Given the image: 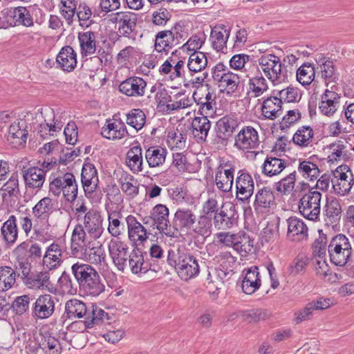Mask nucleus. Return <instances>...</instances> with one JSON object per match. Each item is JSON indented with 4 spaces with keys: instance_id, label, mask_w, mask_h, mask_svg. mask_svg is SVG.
<instances>
[{
    "instance_id": "nucleus-1",
    "label": "nucleus",
    "mask_w": 354,
    "mask_h": 354,
    "mask_svg": "<svg viewBox=\"0 0 354 354\" xmlns=\"http://www.w3.org/2000/svg\"><path fill=\"white\" fill-rule=\"evenodd\" d=\"M167 260L183 281H187L200 272L198 260L194 255L186 252L184 247L169 250Z\"/></svg>"
},
{
    "instance_id": "nucleus-59",
    "label": "nucleus",
    "mask_w": 354,
    "mask_h": 354,
    "mask_svg": "<svg viewBox=\"0 0 354 354\" xmlns=\"http://www.w3.org/2000/svg\"><path fill=\"white\" fill-rule=\"evenodd\" d=\"M239 235L240 237L236 240L234 250L239 253H244L245 255L252 252L254 241L243 231L239 232Z\"/></svg>"
},
{
    "instance_id": "nucleus-22",
    "label": "nucleus",
    "mask_w": 354,
    "mask_h": 354,
    "mask_svg": "<svg viewBox=\"0 0 354 354\" xmlns=\"http://www.w3.org/2000/svg\"><path fill=\"white\" fill-rule=\"evenodd\" d=\"M340 95L335 91L326 89L321 95L319 110L323 115L330 117L337 111L339 105Z\"/></svg>"
},
{
    "instance_id": "nucleus-53",
    "label": "nucleus",
    "mask_w": 354,
    "mask_h": 354,
    "mask_svg": "<svg viewBox=\"0 0 354 354\" xmlns=\"http://www.w3.org/2000/svg\"><path fill=\"white\" fill-rule=\"evenodd\" d=\"M122 217L119 212H113L109 214L108 232L113 237H119L124 231V225L120 221Z\"/></svg>"
},
{
    "instance_id": "nucleus-52",
    "label": "nucleus",
    "mask_w": 354,
    "mask_h": 354,
    "mask_svg": "<svg viewBox=\"0 0 354 354\" xmlns=\"http://www.w3.org/2000/svg\"><path fill=\"white\" fill-rule=\"evenodd\" d=\"M325 209V215L327 220L331 224L337 223L342 214V206L340 202L337 198H332L327 201Z\"/></svg>"
},
{
    "instance_id": "nucleus-15",
    "label": "nucleus",
    "mask_w": 354,
    "mask_h": 354,
    "mask_svg": "<svg viewBox=\"0 0 354 354\" xmlns=\"http://www.w3.org/2000/svg\"><path fill=\"white\" fill-rule=\"evenodd\" d=\"M128 263L131 271L136 274H145L149 270L157 272L160 269L158 264L145 261L142 252L138 247H134L129 254Z\"/></svg>"
},
{
    "instance_id": "nucleus-39",
    "label": "nucleus",
    "mask_w": 354,
    "mask_h": 354,
    "mask_svg": "<svg viewBox=\"0 0 354 354\" xmlns=\"http://www.w3.org/2000/svg\"><path fill=\"white\" fill-rule=\"evenodd\" d=\"M1 234L7 245H12L15 243L18 238V228L15 216H10L8 219L3 223L1 228Z\"/></svg>"
},
{
    "instance_id": "nucleus-43",
    "label": "nucleus",
    "mask_w": 354,
    "mask_h": 354,
    "mask_svg": "<svg viewBox=\"0 0 354 354\" xmlns=\"http://www.w3.org/2000/svg\"><path fill=\"white\" fill-rule=\"evenodd\" d=\"M53 201L49 197L41 198L32 208V214L39 221L48 220L53 212Z\"/></svg>"
},
{
    "instance_id": "nucleus-46",
    "label": "nucleus",
    "mask_w": 354,
    "mask_h": 354,
    "mask_svg": "<svg viewBox=\"0 0 354 354\" xmlns=\"http://www.w3.org/2000/svg\"><path fill=\"white\" fill-rule=\"evenodd\" d=\"M286 167L283 160L275 157H268L263 164L262 172L266 176H272L280 174Z\"/></svg>"
},
{
    "instance_id": "nucleus-40",
    "label": "nucleus",
    "mask_w": 354,
    "mask_h": 354,
    "mask_svg": "<svg viewBox=\"0 0 354 354\" xmlns=\"http://www.w3.org/2000/svg\"><path fill=\"white\" fill-rule=\"evenodd\" d=\"M81 53L83 56L93 55L96 50V37L92 31L78 33Z\"/></svg>"
},
{
    "instance_id": "nucleus-48",
    "label": "nucleus",
    "mask_w": 354,
    "mask_h": 354,
    "mask_svg": "<svg viewBox=\"0 0 354 354\" xmlns=\"http://www.w3.org/2000/svg\"><path fill=\"white\" fill-rule=\"evenodd\" d=\"M87 261L91 264L101 265L106 259V253L102 245L91 248L89 245L82 250Z\"/></svg>"
},
{
    "instance_id": "nucleus-31",
    "label": "nucleus",
    "mask_w": 354,
    "mask_h": 354,
    "mask_svg": "<svg viewBox=\"0 0 354 354\" xmlns=\"http://www.w3.org/2000/svg\"><path fill=\"white\" fill-rule=\"evenodd\" d=\"M192 131L194 138L198 141H206L208 133L211 129V122L207 115L195 117L192 122Z\"/></svg>"
},
{
    "instance_id": "nucleus-50",
    "label": "nucleus",
    "mask_w": 354,
    "mask_h": 354,
    "mask_svg": "<svg viewBox=\"0 0 354 354\" xmlns=\"http://www.w3.org/2000/svg\"><path fill=\"white\" fill-rule=\"evenodd\" d=\"M16 281V272L9 266L0 267V291L10 289Z\"/></svg>"
},
{
    "instance_id": "nucleus-64",
    "label": "nucleus",
    "mask_w": 354,
    "mask_h": 354,
    "mask_svg": "<svg viewBox=\"0 0 354 354\" xmlns=\"http://www.w3.org/2000/svg\"><path fill=\"white\" fill-rule=\"evenodd\" d=\"M211 221L206 216H199L197 223L193 225L192 229L198 235L206 237L211 234Z\"/></svg>"
},
{
    "instance_id": "nucleus-34",
    "label": "nucleus",
    "mask_w": 354,
    "mask_h": 354,
    "mask_svg": "<svg viewBox=\"0 0 354 354\" xmlns=\"http://www.w3.org/2000/svg\"><path fill=\"white\" fill-rule=\"evenodd\" d=\"M230 35V29L221 24L216 26L211 32L210 40L214 49L221 51L226 48V44Z\"/></svg>"
},
{
    "instance_id": "nucleus-16",
    "label": "nucleus",
    "mask_w": 354,
    "mask_h": 354,
    "mask_svg": "<svg viewBox=\"0 0 354 354\" xmlns=\"http://www.w3.org/2000/svg\"><path fill=\"white\" fill-rule=\"evenodd\" d=\"M153 218V225H156L158 230L165 235L174 237L169 220V210L166 205L158 204L151 211Z\"/></svg>"
},
{
    "instance_id": "nucleus-12",
    "label": "nucleus",
    "mask_w": 354,
    "mask_h": 354,
    "mask_svg": "<svg viewBox=\"0 0 354 354\" xmlns=\"http://www.w3.org/2000/svg\"><path fill=\"white\" fill-rule=\"evenodd\" d=\"M55 300L49 294L39 295L32 306V316L36 319L49 318L55 310Z\"/></svg>"
},
{
    "instance_id": "nucleus-54",
    "label": "nucleus",
    "mask_w": 354,
    "mask_h": 354,
    "mask_svg": "<svg viewBox=\"0 0 354 354\" xmlns=\"http://www.w3.org/2000/svg\"><path fill=\"white\" fill-rule=\"evenodd\" d=\"M315 76V67L313 64L304 63L297 71V80L302 85H310Z\"/></svg>"
},
{
    "instance_id": "nucleus-32",
    "label": "nucleus",
    "mask_w": 354,
    "mask_h": 354,
    "mask_svg": "<svg viewBox=\"0 0 354 354\" xmlns=\"http://www.w3.org/2000/svg\"><path fill=\"white\" fill-rule=\"evenodd\" d=\"M62 251L59 245L53 243L46 247L43 257V265L49 270H53L62 263Z\"/></svg>"
},
{
    "instance_id": "nucleus-7",
    "label": "nucleus",
    "mask_w": 354,
    "mask_h": 354,
    "mask_svg": "<svg viewBox=\"0 0 354 354\" xmlns=\"http://www.w3.org/2000/svg\"><path fill=\"white\" fill-rule=\"evenodd\" d=\"M57 345L59 342L57 339L39 333L28 339L26 348L28 353L33 354L37 353L39 349L46 354H60L59 350L57 348Z\"/></svg>"
},
{
    "instance_id": "nucleus-30",
    "label": "nucleus",
    "mask_w": 354,
    "mask_h": 354,
    "mask_svg": "<svg viewBox=\"0 0 354 354\" xmlns=\"http://www.w3.org/2000/svg\"><path fill=\"white\" fill-rule=\"evenodd\" d=\"M282 100L277 96L269 97L263 100L261 112L265 119L273 120L283 113Z\"/></svg>"
},
{
    "instance_id": "nucleus-42",
    "label": "nucleus",
    "mask_w": 354,
    "mask_h": 354,
    "mask_svg": "<svg viewBox=\"0 0 354 354\" xmlns=\"http://www.w3.org/2000/svg\"><path fill=\"white\" fill-rule=\"evenodd\" d=\"M234 223V213L225 211L224 205H222L219 212L214 216V227L220 230H227L231 228Z\"/></svg>"
},
{
    "instance_id": "nucleus-6",
    "label": "nucleus",
    "mask_w": 354,
    "mask_h": 354,
    "mask_svg": "<svg viewBox=\"0 0 354 354\" xmlns=\"http://www.w3.org/2000/svg\"><path fill=\"white\" fill-rule=\"evenodd\" d=\"M332 175L334 192L340 196L348 194L354 184V175L351 168L346 165H342L332 171Z\"/></svg>"
},
{
    "instance_id": "nucleus-62",
    "label": "nucleus",
    "mask_w": 354,
    "mask_h": 354,
    "mask_svg": "<svg viewBox=\"0 0 354 354\" xmlns=\"http://www.w3.org/2000/svg\"><path fill=\"white\" fill-rule=\"evenodd\" d=\"M249 86L250 89L254 93L255 97L261 95L268 88L267 81L261 73L250 78Z\"/></svg>"
},
{
    "instance_id": "nucleus-21",
    "label": "nucleus",
    "mask_w": 354,
    "mask_h": 354,
    "mask_svg": "<svg viewBox=\"0 0 354 354\" xmlns=\"http://www.w3.org/2000/svg\"><path fill=\"white\" fill-rule=\"evenodd\" d=\"M288 226L287 236L295 241H307L308 227L305 222L296 216H291L286 220Z\"/></svg>"
},
{
    "instance_id": "nucleus-58",
    "label": "nucleus",
    "mask_w": 354,
    "mask_h": 354,
    "mask_svg": "<svg viewBox=\"0 0 354 354\" xmlns=\"http://www.w3.org/2000/svg\"><path fill=\"white\" fill-rule=\"evenodd\" d=\"M239 83V76L230 71L227 75L223 77L222 82H220L218 86L223 87L226 91V93L229 94L234 93L238 89Z\"/></svg>"
},
{
    "instance_id": "nucleus-23",
    "label": "nucleus",
    "mask_w": 354,
    "mask_h": 354,
    "mask_svg": "<svg viewBox=\"0 0 354 354\" xmlns=\"http://www.w3.org/2000/svg\"><path fill=\"white\" fill-rule=\"evenodd\" d=\"M147 82L139 77H131L122 82L119 91L129 97H140L145 94Z\"/></svg>"
},
{
    "instance_id": "nucleus-3",
    "label": "nucleus",
    "mask_w": 354,
    "mask_h": 354,
    "mask_svg": "<svg viewBox=\"0 0 354 354\" xmlns=\"http://www.w3.org/2000/svg\"><path fill=\"white\" fill-rule=\"evenodd\" d=\"M259 70L274 84L285 82L291 75L286 66H283L281 59L274 54H264L258 59Z\"/></svg>"
},
{
    "instance_id": "nucleus-10",
    "label": "nucleus",
    "mask_w": 354,
    "mask_h": 354,
    "mask_svg": "<svg viewBox=\"0 0 354 354\" xmlns=\"http://www.w3.org/2000/svg\"><path fill=\"white\" fill-rule=\"evenodd\" d=\"M80 221L82 222V226L91 239L96 240L102 235L104 232L103 218L97 210L90 209Z\"/></svg>"
},
{
    "instance_id": "nucleus-20",
    "label": "nucleus",
    "mask_w": 354,
    "mask_h": 354,
    "mask_svg": "<svg viewBox=\"0 0 354 354\" xmlns=\"http://www.w3.org/2000/svg\"><path fill=\"white\" fill-rule=\"evenodd\" d=\"M276 205L275 196L272 190L269 187H263L258 190L255 195L253 204L257 213H265Z\"/></svg>"
},
{
    "instance_id": "nucleus-24",
    "label": "nucleus",
    "mask_w": 354,
    "mask_h": 354,
    "mask_svg": "<svg viewBox=\"0 0 354 354\" xmlns=\"http://www.w3.org/2000/svg\"><path fill=\"white\" fill-rule=\"evenodd\" d=\"M51 270H46L32 273L30 277H28L25 283L30 288L35 289H44L46 288L50 293L55 294L57 292V288L50 281V272Z\"/></svg>"
},
{
    "instance_id": "nucleus-60",
    "label": "nucleus",
    "mask_w": 354,
    "mask_h": 354,
    "mask_svg": "<svg viewBox=\"0 0 354 354\" xmlns=\"http://www.w3.org/2000/svg\"><path fill=\"white\" fill-rule=\"evenodd\" d=\"M319 236L315 239L313 244V254L315 257L320 259L326 258V251L328 250V240L326 234L319 231Z\"/></svg>"
},
{
    "instance_id": "nucleus-47",
    "label": "nucleus",
    "mask_w": 354,
    "mask_h": 354,
    "mask_svg": "<svg viewBox=\"0 0 354 354\" xmlns=\"http://www.w3.org/2000/svg\"><path fill=\"white\" fill-rule=\"evenodd\" d=\"M207 66V58L205 53L202 52H194L190 55L187 68L190 72L200 73L205 71Z\"/></svg>"
},
{
    "instance_id": "nucleus-57",
    "label": "nucleus",
    "mask_w": 354,
    "mask_h": 354,
    "mask_svg": "<svg viewBox=\"0 0 354 354\" xmlns=\"http://www.w3.org/2000/svg\"><path fill=\"white\" fill-rule=\"evenodd\" d=\"M298 171L304 178H310V180L317 179L320 173L317 165L308 160L299 163Z\"/></svg>"
},
{
    "instance_id": "nucleus-13",
    "label": "nucleus",
    "mask_w": 354,
    "mask_h": 354,
    "mask_svg": "<svg viewBox=\"0 0 354 354\" xmlns=\"http://www.w3.org/2000/svg\"><path fill=\"white\" fill-rule=\"evenodd\" d=\"M259 145L258 132L251 126L243 127L235 136L234 147L239 150L254 149Z\"/></svg>"
},
{
    "instance_id": "nucleus-56",
    "label": "nucleus",
    "mask_w": 354,
    "mask_h": 354,
    "mask_svg": "<svg viewBox=\"0 0 354 354\" xmlns=\"http://www.w3.org/2000/svg\"><path fill=\"white\" fill-rule=\"evenodd\" d=\"M146 122V115L143 111L139 109H132L127 115V123L136 130H140Z\"/></svg>"
},
{
    "instance_id": "nucleus-19",
    "label": "nucleus",
    "mask_w": 354,
    "mask_h": 354,
    "mask_svg": "<svg viewBox=\"0 0 354 354\" xmlns=\"http://www.w3.org/2000/svg\"><path fill=\"white\" fill-rule=\"evenodd\" d=\"M104 320H109V315L103 309L97 306L91 304L89 306V310L87 314L86 319L73 322L71 328L78 326L79 328L85 330L88 328H92L94 325H100Z\"/></svg>"
},
{
    "instance_id": "nucleus-9",
    "label": "nucleus",
    "mask_w": 354,
    "mask_h": 354,
    "mask_svg": "<svg viewBox=\"0 0 354 354\" xmlns=\"http://www.w3.org/2000/svg\"><path fill=\"white\" fill-rule=\"evenodd\" d=\"M234 171L235 166L230 161L223 162L216 167L214 181L220 191L228 192L232 189Z\"/></svg>"
},
{
    "instance_id": "nucleus-55",
    "label": "nucleus",
    "mask_w": 354,
    "mask_h": 354,
    "mask_svg": "<svg viewBox=\"0 0 354 354\" xmlns=\"http://www.w3.org/2000/svg\"><path fill=\"white\" fill-rule=\"evenodd\" d=\"M351 140V136L347 138H341L330 145V148L333 149V152L329 155L328 158L331 161H336L339 160L344 154V152L349 147H351V144L348 142Z\"/></svg>"
},
{
    "instance_id": "nucleus-27",
    "label": "nucleus",
    "mask_w": 354,
    "mask_h": 354,
    "mask_svg": "<svg viewBox=\"0 0 354 354\" xmlns=\"http://www.w3.org/2000/svg\"><path fill=\"white\" fill-rule=\"evenodd\" d=\"M91 239L82 223L76 225L71 236V248L73 254L82 252V250L91 244Z\"/></svg>"
},
{
    "instance_id": "nucleus-2",
    "label": "nucleus",
    "mask_w": 354,
    "mask_h": 354,
    "mask_svg": "<svg viewBox=\"0 0 354 354\" xmlns=\"http://www.w3.org/2000/svg\"><path fill=\"white\" fill-rule=\"evenodd\" d=\"M353 252L350 239L343 234L334 236L328 245L330 260L337 266H346L351 261Z\"/></svg>"
},
{
    "instance_id": "nucleus-8",
    "label": "nucleus",
    "mask_w": 354,
    "mask_h": 354,
    "mask_svg": "<svg viewBox=\"0 0 354 354\" xmlns=\"http://www.w3.org/2000/svg\"><path fill=\"white\" fill-rule=\"evenodd\" d=\"M240 122L234 115H226L216 123L214 131L217 143L225 145L239 126Z\"/></svg>"
},
{
    "instance_id": "nucleus-49",
    "label": "nucleus",
    "mask_w": 354,
    "mask_h": 354,
    "mask_svg": "<svg viewBox=\"0 0 354 354\" xmlns=\"http://www.w3.org/2000/svg\"><path fill=\"white\" fill-rule=\"evenodd\" d=\"M23 124L20 122H14L8 129V140L12 143L21 145L26 143L27 140L28 131L22 129Z\"/></svg>"
},
{
    "instance_id": "nucleus-26",
    "label": "nucleus",
    "mask_w": 354,
    "mask_h": 354,
    "mask_svg": "<svg viewBox=\"0 0 354 354\" xmlns=\"http://www.w3.org/2000/svg\"><path fill=\"white\" fill-rule=\"evenodd\" d=\"M23 178L26 187L40 189L46 180V172L38 167H31L23 170Z\"/></svg>"
},
{
    "instance_id": "nucleus-37",
    "label": "nucleus",
    "mask_w": 354,
    "mask_h": 354,
    "mask_svg": "<svg viewBox=\"0 0 354 354\" xmlns=\"http://www.w3.org/2000/svg\"><path fill=\"white\" fill-rule=\"evenodd\" d=\"M315 132L313 129L308 125L300 127L292 137L293 143L301 147L307 148L313 146Z\"/></svg>"
},
{
    "instance_id": "nucleus-17",
    "label": "nucleus",
    "mask_w": 354,
    "mask_h": 354,
    "mask_svg": "<svg viewBox=\"0 0 354 354\" xmlns=\"http://www.w3.org/2000/svg\"><path fill=\"white\" fill-rule=\"evenodd\" d=\"M236 197L242 202L248 201L254 193V183L251 175L245 170H240L236 178Z\"/></svg>"
},
{
    "instance_id": "nucleus-41",
    "label": "nucleus",
    "mask_w": 354,
    "mask_h": 354,
    "mask_svg": "<svg viewBox=\"0 0 354 354\" xmlns=\"http://www.w3.org/2000/svg\"><path fill=\"white\" fill-rule=\"evenodd\" d=\"M176 46L170 30L160 31L156 35L154 48L158 53H168L170 49Z\"/></svg>"
},
{
    "instance_id": "nucleus-11",
    "label": "nucleus",
    "mask_w": 354,
    "mask_h": 354,
    "mask_svg": "<svg viewBox=\"0 0 354 354\" xmlns=\"http://www.w3.org/2000/svg\"><path fill=\"white\" fill-rule=\"evenodd\" d=\"M196 216L194 212L189 208H178L174 214L173 219V230L174 236H177L178 232L180 233H188L192 230L193 225L196 223Z\"/></svg>"
},
{
    "instance_id": "nucleus-14",
    "label": "nucleus",
    "mask_w": 354,
    "mask_h": 354,
    "mask_svg": "<svg viewBox=\"0 0 354 354\" xmlns=\"http://www.w3.org/2000/svg\"><path fill=\"white\" fill-rule=\"evenodd\" d=\"M109 252L113 263L118 270L124 272L127 266L129 259V247L122 241L111 239L109 247Z\"/></svg>"
},
{
    "instance_id": "nucleus-28",
    "label": "nucleus",
    "mask_w": 354,
    "mask_h": 354,
    "mask_svg": "<svg viewBox=\"0 0 354 354\" xmlns=\"http://www.w3.org/2000/svg\"><path fill=\"white\" fill-rule=\"evenodd\" d=\"M125 163L134 174H138L143 171L142 149L140 145L133 146L128 150L126 153Z\"/></svg>"
},
{
    "instance_id": "nucleus-29",
    "label": "nucleus",
    "mask_w": 354,
    "mask_h": 354,
    "mask_svg": "<svg viewBox=\"0 0 354 354\" xmlns=\"http://www.w3.org/2000/svg\"><path fill=\"white\" fill-rule=\"evenodd\" d=\"M56 62L63 71H73L77 65V54L71 46H64L57 55Z\"/></svg>"
},
{
    "instance_id": "nucleus-51",
    "label": "nucleus",
    "mask_w": 354,
    "mask_h": 354,
    "mask_svg": "<svg viewBox=\"0 0 354 354\" xmlns=\"http://www.w3.org/2000/svg\"><path fill=\"white\" fill-rule=\"evenodd\" d=\"M120 183L122 191L131 198L136 197L139 193V186L134 177L130 174H125L120 178Z\"/></svg>"
},
{
    "instance_id": "nucleus-33",
    "label": "nucleus",
    "mask_w": 354,
    "mask_h": 354,
    "mask_svg": "<svg viewBox=\"0 0 354 354\" xmlns=\"http://www.w3.org/2000/svg\"><path fill=\"white\" fill-rule=\"evenodd\" d=\"M257 266L250 267L247 270L241 283L243 292L248 295L254 293L261 286V279Z\"/></svg>"
},
{
    "instance_id": "nucleus-44",
    "label": "nucleus",
    "mask_w": 354,
    "mask_h": 354,
    "mask_svg": "<svg viewBox=\"0 0 354 354\" xmlns=\"http://www.w3.org/2000/svg\"><path fill=\"white\" fill-rule=\"evenodd\" d=\"M137 21L138 17L136 13L126 12L124 17L120 20V25L118 26L120 35L131 38V35L136 27Z\"/></svg>"
},
{
    "instance_id": "nucleus-25",
    "label": "nucleus",
    "mask_w": 354,
    "mask_h": 354,
    "mask_svg": "<svg viewBox=\"0 0 354 354\" xmlns=\"http://www.w3.org/2000/svg\"><path fill=\"white\" fill-rule=\"evenodd\" d=\"M206 86L207 88L201 95L196 92L193 94L194 101L200 106L199 112L205 115L213 113L216 104L215 93L208 84Z\"/></svg>"
},
{
    "instance_id": "nucleus-4",
    "label": "nucleus",
    "mask_w": 354,
    "mask_h": 354,
    "mask_svg": "<svg viewBox=\"0 0 354 354\" xmlns=\"http://www.w3.org/2000/svg\"><path fill=\"white\" fill-rule=\"evenodd\" d=\"M77 191L75 176L71 173L55 177L49 183L50 193L55 196H59L62 192L65 199L70 203L76 200Z\"/></svg>"
},
{
    "instance_id": "nucleus-38",
    "label": "nucleus",
    "mask_w": 354,
    "mask_h": 354,
    "mask_svg": "<svg viewBox=\"0 0 354 354\" xmlns=\"http://www.w3.org/2000/svg\"><path fill=\"white\" fill-rule=\"evenodd\" d=\"M88 310L89 306L77 299H71L65 304V312L69 319L84 317L86 320Z\"/></svg>"
},
{
    "instance_id": "nucleus-18",
    "label": "nucleus",
    "mask_w": 354,
    "mask_h": 354,
    "mask_svg": "<svg viewBox=\"0 0 354 354\" xmlns=\"http://www.w3.org/2000/svg\"><path fill=\"white\" fill-rule=\"evenodd\" d=\"M127 225L128 237L135 247L142 244L149 238L147 229L133 215L125 218Z\"/></svg>"
},
{
    "instance_id": "nucleus-35",
    "label": "nucleus",
    "mask_w": 354,
    "mask_h": 354,
    "mask_svg": "<svg viewBox=\"0 0 354 354\" xmlns=\"http://www.w3.org/2000/svg\"><path fill=\"white\" fill-rule=\"evenodd\" d=\"M71 272L82 288L97 270L89 264L77 262L71 266Z\"/></svg>"
},
{
    "instance_id": "nucleus-5",
    "label": "nucleus",
    "mask_w": 354,
    "mask_h": 354,
    "mask_svg": "<svg viewBox=\"0 0 354 354\" xmlns=\"http://www.w3.org/2000/svg\"><path fill=\"white\" fill-rule=\"evenodd\" d=\"M322 196V193L314 188L303 195L299 202V210L304 218L313 221L319 219Z\"/></svg>"
},
{
    "instance_id": "nucleus-45",
    "label": "nucleus",
    "mask_w": 354,
    "mask_h": 354,
    "mask_svg": "<svg viewBox=\"0 0 354 354\" xmlns=\"http://www.w3.org/2000/svg\"><path fill=\"white\" fill-rule=\"evenodd\" d=\"M85 294L92 297H97L104 292L105 286L97 272L93 273V277L88 279V282L81 288Z\"/></svg>"
},
{
    "instance_id": "nucleus-61",
    "label": "nucleus",
    "mask_w": 354,
    "mask_h": 354,
    "mask_svg": "<svg viewBox=\"0 0 354 354\" xmlns=\"http://www.w3.org/2000/svg\"><path fill=\"white\" fill-rule=\"evenodd\" d=\"M12 17L16 22L24 26H33V19L26 7L19 6L15 8L12 12Z\"/></svg>"
},
{
    "instance_id": "nucleus-63",
    "label": "nucleus",
    "mask_w": 354,
    "mask_h": 354,
    "mask_svg": "<svg viewBox=\"0 0 354 354\" xmlns=\"http://www.w3.org/2000/svg\"><path fill=\"white\" fill-rule=\"evenodd\" d=\"M1 191L2 198L6 199L7 196L10 197H16L19 194V180L17 176L12 175L9 180L2 186Z\"/></svg>"
},
{
    "instance_id": "nucleus-36",
    "label": "nucleus",
    "mask_w": 354,
    "mask_h": 354,
    "mask_svg": "<svg viewBox=\"0 0 354 354\" xmlns=\"http://www.w3.org/2000/svg\"><path fill=\"white\" fill-rule=\"evenodd\" d=\"M167 150L160 147H150L145 153V160L150 168L160 167L164 165Z\"/></svg>"
}]
</instances>
